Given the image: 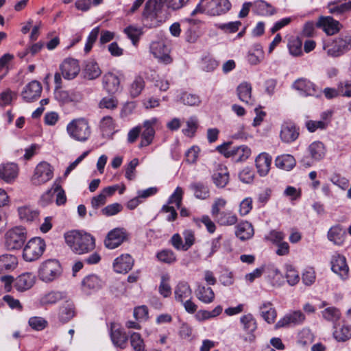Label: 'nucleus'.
Listing matches in <instances>:
<instances>
[{"mask_svg": "<svg viewBox=\"0 0 351 351\" xmlns=\"http://www.w3.org/2000/svg\"><path fill=\"white\" fill-rule=\"evenodd\" d=\"M241 25V21H233L227 23H219L217 27L226 34H232L237 32Z\"/></svg>", "mask_w": 351, "mask_h": 351, "instance_id": "58", "label": "nucleus"}, {"mask_svg": "<svg viewBox=\"0 0 351 351\" xmlns=\"http://www.w3.org/2000/svg\"><path fill=\"white\" fill-rule=\"evenodd\" d=\"M66 293L62 291H51L45 293L40 298V303L43 306L52 305L65 299Z\"/></svg>", "mask_w": 351, "mask_h": 351, "instance_id": "32", "label": "nucleus"}, {"mask_svg": "<svg viewBox=\"0 0 351 351\" xmlns=\"http://www.w3.org/2000/svg\"><path fill=\"white\" fill-rule=\"evenodd\" d=\"M126 237L127 232L123 228H114L108 233L104 240V245L110 250L115 249L124 241Z\"/></svg>", "mask_w": 351, "mask_h": 351, "instance_id": "13", "label": "nucleus"}, {"mask_svg": "<svg viewBox=\"0 0 351 351\" xmlns=\"http://www.w3.org/2000/svg\"><path fill=\"white\" fill-rule=\"evenodd\" d=\"M180 100L184 105L191 106H199L201 103V99L199 95L189 93H183L180 97Z\"/></svg>", "mask_w": 351, "mask_h": 351, "instance_id": "56", "label": "nucleus"}, {"mask_svg": "<svg viewBox=\"0 0 351 351\" xmlns=\"http://www.w3.org/2000/svg\"><path fill=\"white\" fill-rule=\"evenodd\" d=\"M145 82L143 77L137 75L134 77L129 87V93L133 98L137 97L144 89Z\"/></svg>", "mask_w": 351, "mask_h": 351, "instance_id": "46", "label": "nucleus"}, {"mask_svg": "<svg viewBox=\"0 0 351 351\" xmlns=\"http://www.w3.org/2000/svg\"><path fill=\"white\" fill-rule=\"evenodd\" d=\"M20 219H34L38 217L39 213L37 210L29 206H22L18 209Z\"/></svg>", "mask_w": 351, "mask_h": 351, "instance_id": "52", "label": "nucleus"}, {"mask_svg": "<svg viewBox=\"0 0 351 351\" xmlns=\"http://www.w3.org/2000/svg\"><path fill=\"white\" fill-rule=\"evenodd\" d=\"M261 316L268 324L274 323L277 317V311L270 302H264L259 306Z\"/></svg>", "mask_w": 351, "mask_h": 351, "instance_id": "26", "label": "nucleus"}, {"mask_svg": "<svg viewBox=\"0 0 351 351\" xmlns=\"http://www.w3.org/2000/svg\"><path fill=\"white\" fill-rule=\"evenodd\" d=\"M169 280V277L167 275H163L161 277L158 291L164 298H167L171 294V288L168 282Z\"/></svg>", "mask_w": 351, "mask_h": 351, "instance_id": "59", "label": "nucleus"}, {"mask_svg": "<svg viewBox=\"0 0 351 351\" xmlns=\"http://www.w3.org/2000/svg\"><path fill=\"white\" fill-rule=\"evenodd\" d=\"M150 52L158 59L159 62L165 64H170L172 58L169 54V49L162 41H154L150 45Z\"/></svg>", "mask_w": 351, "mask_h": 351, "instance_id": "14", "label": "nucleus"}, {"mask_svg": "<svg viewBox=\"0 0 351 351\" xmlns=\"http://www.w3.org/2000/svg\"><path fill=\"white\" fill-rule=\"evenodd\" d=\"M286 278L288 284L291 286L295 285L300 280L298 272L291 265L286 267Z\"/></svg>", "mask_w": 351, "mask_h": 351, "instance_id": "57", "label": "nucleus"}, {"mask_svg": "<svg viewBox=\"0 0 351 351\" xmlns=\"http://www.w3.org/2000/svg\"><path fill=\"white\" fill-rule=\"evenodd\" d=\"M196 297L205 304H210L214 301L215 293L212 288L199 284L195 290Z\"/></svg>", "mask_w": 351, "mask_h": 351, "instance_id": "31", "label": "nucleus"}, {"mask_svg": "<svg viewBox=\"0 0 351 351\" xmlns=\"http://www.w3.org/2000/svg\"><path fill=\"white\" fill-rule=\"evenodd\" d=\"M251 154V149L247 145L232 147L230 151V158L235 162L246 160Z\"/></svg>", "mask_w": 351, "mask_h": 351, "instance_id": "29", "label": "nucleus"}, {"mask_svg": "<svg viewBox=\"0 0 351 351\" xmlns=\"http://www.w3.org/2000/svg\"><path fill=\"white\" fill-rule=\"evenodd\" d=\"M289 51L293 56H300L302 55V42L298 37H293L289 40L287 45Z\"/></svg>", "mask_w": 351, "mask_h": 351, "instance_id": "49", "label": "nucleus"}, {"mask_svg": "<svg viewBox=\"0 0 351 351\" xmlns=\"http://www.w3.org/2000/svg\"><path fill=\"white\" fill-rule=\"evenodd\" d=\"M190 189L193 191L194 196L199 199H206L210 196L208 186L201 182H195L191 184Z\"/></svg>", "mask_w": 351, "mask_h": 351, "instance_id": "40", "label": "nucleus"}, {"mask_svg": "<svg viewBox=\"0 0 351 351\" xmlns=\"http://www.w3.org/2000/svg\"><path fill=\"white\" fill-rule=\"evenodd\" d=\"M345 235L346 230L340 226L332 227L328 232V239L337 245H341L343 243Z\"/></svg>", "mask_w": 351, "mask_h": 351, "instance_id": "43", "label": "nucleus"}, {"mask_svg": "<svg viewBox=\"0 0 351 351\" xmlns=\"http://www.w3.org/2000/svg\"><path fill=\"white\" fill-rule=\"evenodd\" d=\"M239 176L241 182L249 184L254 180V171L252 168L246 167L239 173Z\"/></svg>", "mask_w": 351, "mask_h": 351, "instance_id": "64", "label": "nucleus"}, {"mask_svg": "<svg viewBox=\"0 0 351 351\" xmlns=\"http://www.w3.org/2000/svg\"><path fill=\"white\" fill-rule=\"evenodd\" d=\"M75 315V306L71 301H66L60 308L59 319L64 323L68 322Z\"/></svg>", "mask_w": 351, "mask_h": 351, "instance_id": "37", "label": "nucleus"}, {"mask_svg": "<svg viewBox=\"0 0 351 351\" xmlns=\"http://www.w3.org/2000/svg\"><path fill=\"white\" fill-rule=\"evenodd\" d=\"M35 283V276L32 273L26 272L19 276L14 281V287L19 291L29 289Z\"/></svg>", "mask_w": 351, "mask_h": 351, "instance_id": "24", "label": "nucleus"}, {"mask_svg": "<svg viewBox=\"0 0 351 351\" xmlns=\"http://www.w3.org/2000/svg\"><path fill=\"white\" fill-rule=\"evenodd\" d=\"M264 267V273L267 274V277L269 280H272V283L274 285L276 283L274 282L276 278L278 280H280L282 278V275L280 271L273 264H268L267 265H263Z\"/></svg>", "mask_w": 351, "mask_h": 351, "instance_id": "53", "label": "nucleus"}, {"mask_svg": "<svg viewBox=\"0 0 351 351\" xmlns=\"http://www.w3.org/2000/svg\"><path fill=\"white\" fill-rule=\"evenodd\" d=\"M236 236L241 241L250 239L254 235V228L248 221H242L237 226Z\"/></svg>", "mask_w": 351, "mask_h": 351, "instance_id": "30", "label": "nucleus"}, {"mask_svg": "<svg viewBox=\"0 0 351 351\" xmlns=\"http://www.w3.org/2000/svg\"><path fill=\"white\" fill-rule=\"evenodd\" d=\"M156 257L162 263L167 264H172L176 261V256L175 253L169 249L162 250L158 252Z\"/></svg>", "mask_w": 351, "mask_h": 351, "instance_id": "51", "label": "nucleus"}, {"mask_svg": "<svg viewBox=\"0 0 351 351\" xmlns=\"http://www.w3.org/2000/svg\"><path fill=\"white\" fill-rule=\"evenodd\" d=\"M294 157L290 154H283L278 156L275 160L276 166L281 169L290 171L295 166Z\"/></svg>", "mask_w": 351, "mask_h": 351, "instance_id": "39", "label": "nucleus"}, {"mask_svg": "<svg viewBox=\"0 0 351 351\" xmlns=\"http://www.w3.org/2000/svg\"><path fill=\"white\" fill-rule=\"evenodd\" d=\"M334 338L339 342H345L351 338V327L346 325L335 326Z\"/></svg>", "mask_w": 351, "mask_h": 351, "instance_id": "45", "label": "nucleus"}, {"mask_svg": "<svg viewBox=\"0 0 351 351\" xmlns=\"http://www.w3.org/2000/svg\"><path fill=\"white\" fill-rule=\"evenodd\" d=\"M239 99L246 104H253L252 99V86L247 82L239 84L237 89Z\"/></svg>", "mask_w": 351, "mask_h": 351, "instance_id": "42", "label": "nucleus"}, {"mask_svg": "<svg viewBox=\"0 0 351 351\" xmlns=\"http://www.w3.org/2000/svg\"><path fill=\"white\" fill-rule=\"evenodd\" d=\"M104 281L95 274H90L86 276L82 281V289L84 292L90 293L102 288Z\"/></svg>", "mask_w": 351, "mask_h": 351, "instance_id": "21", "label": "nucleus"}, {"mask_svg": "<svg viewBox=\"0 0 351 351\" xmlns=\"http://www.w3.org/2000/svg\"><path fill=\"white\" fill-rule=\"evenodd\" d=\"M192 290L186 282H180L174 289L175 300L177 302L183 303L189 298H191Z\"/></svg>", "mask_w": 351, "mask_h": 351, "instance_id": "28", "label": "nucleus"}, {"mask_svg": "<svg viewBox=\"0 0 351 351\" xmlns=\"http://www.w3.org/2000/svg\"><path fill=\"white\" fill-rule=\"evenodd\" d=\"M101 73L97 62L93 60L87 61L84 69V76L88 80H94L100 76Z\"/></svg>", "mask_w": 351, "mask_h": 351, "instance_id": "44", "label": "nucleus"}, {"mask_svg": "<svg viewBox=\"0 0 351 351\" xmlns=\"http://www.w3.org/2000/svg\"><path fill=\"white\" fill-rule=\"evenodd\" d=\"M339 21L331 16H322L317 23V26L322 28L328 35L336 34L339 29Z\"/></svg>", "mask_w": 351, "mask_h": 351, "instance_id": "25", "label": "nucleus"}, {"mask_svg": "<svg viewBox=\"0 0 351 351\" xmlns=\"http://www.w3.org/2000/svg\"><path fill=\"white\" fill-rule=\"evenodd\" d=\"M42 90L41 84L38 81L32 80L24 87L21 92L22 98L26 102H33L40 97Z\"/></svg>", "mask_w": 351, "mask_h": 351, "instance_id": "15", "label": "nucleus"}, {"mask_svg": "<svg viewBox=\"0 0 351 351\" xmlns=\"http://www.w3.org/2000/svg\"><path fill=\"white\" fill-rule=\"evenodd\" d=\"M65 243L75 254L83 255L93 251L96 247V239L83 230H73L64 233Z\"/></svg>", "mask_w": 351, "mask_h": 351, "instance_id": "1", "label": "nucleus"}, {"mask_svg": "<svg viewBox=\"0 0 351 351\" xmlns=\"http://www.w3.org/2000/svg\"><path fill=\"white\" fill-rule=\"evenodd\" d=\"M183 190L178 186L169 197L167 204L163 205L158 215L166 219H176L178 215L176 208H180Z\"/></svg>", "mask_w": 351, "mask_h": 351, "instance_id": "5", "label": "nucleus"}, {"mask_svg": "<svg viewBox=\"0 0 351 351\" xmlns=\"http://www.w3.org/2000/svg\"><path fill=\"white\" fill-rule=\"evenodd\" d=\"M66 132L70 138L79 142H86L91 134L90 127L84 118L74 119L66 125Z\"/></svg>", "mask_w": 351, "mask_h": 351, "instance_id": "2", "label": "nucleus"}, {"mask_svg": "<svg viewBox=\"0 0 351 351\" xmlns=\"http://www.w3.org/2000/svg\"><path fill=\"white\" fill-rule=\"evenodd\" d=\"M19 173V167L16 163L8 162L0 165V178L7 183L14 181Z\"/></svg>", "mask_w": 351, "mask_h": 351, "instance_id": "20", "label": "nucleus"}, {"mask_svg": "<svg viewBox=\"0 0 351 351\" xmlns=\"http://www.w3.org/2000/svg\"><path fill=\"white\" fill-rule=\"evenodd\" d=\"M17 264V258L14 255L5 254L0 256V274L14 270Z\"/></svg>", "mask_w": 351, "mask_h": 351, "instance_id": "34", "label": "nucleus"}, {"mask_svg": "<svg viewBox=\"0 0 351 351\" xmlns=\"http://www.w3.org/2000/svg\"><path fill=\"white\" fill-rule=\"evenodd\" d=\"M307 130L310 132H314L317 130H324L328 125V122L326 121H307L305 123Z\"/></svg>", "mask_w": 351, "mask_h": 351, "instance_id": "63", "label": "nucleus"}, {"mask_svg": "<svg viewBox=\"0 0 351 351\" xmlns=\"http://www.w3.org/2000/svg\"><path fill=\"white\" fill-rule=\"evenodd\" d=\"M99 34V27H96L93 28L88 36L86 43L84 47V51L88 53L92 49L93 44L97 40Z\"/></svg>", "mask_w": 351, "mask_h": 351, "instance_id": "61", "label": "nucleus"}, {"mask_svg": "<svg viewBox=\"0 0 351 351\" xmlns=\"http://www.w3.org/2000/svg\"><path fill=\"white\" fill-rule=\"evenodd\" d=\"M53 176L51 166L47 162H41L35 169L32 182L34 185H40L50 180Z\"/></svg>", "mask_w": 351, "mask_h": 351, "instance_id": "11", "label": "nucleus"}, {"mask_svg": "<svg viewBox=\"0 0 351 351\" xmlns=\"http://www.w3.org/2000/svg\"><path fill=\"white\" fill-rule=\"evenodd\" d=\"M240 322L243 330L249 334H252L257 329L256 320L251 313L241 316Z\"/></svg>", "mask_w": 351, "mask_h": 351, "instance_id": "47", "label": "nucleus"}, {"mask_svg": "<svg viewBox=\"0 0 351 351\" xmlns=\"http://www.w3.org/2000/svg\"><path fill=\"white\" fill-rule=\"evenodd\" d=\"M231 7L229 0H211L206 4V13L210 16H219L228 12Z\"/></svg>", "mask_w": 351, "mask_h": 351, "instance_id": "17", "label": "nucleus"}, {"mask_svg": "<svg viewBox=\"0 0 351 351\" xmlns=\"http://www.w3.org/2000/svg\"><path fill=\"white\" fill-rule=\"evenodd\" d=\"M247 61L252 65L259 64L264 58V51L260 44H255L250 49L247 54Z\"/></svg>", "mask_w": 351, "mask_h": 351, "instance_id": "35", "label": "nucleus"}, {"mask_svg": "<svg viewBox=\"0 0 351 351\" xmlns=\"http://www.w3.org/2000/svg\"><path fill=\"white\" fill-rule=\"evenodd\" d=\"M61 266L56 259H48L43 262L38 269V277L45 282H51L61 274Z\"/></svg>", "mask_w": 351, "mask_h": 351, "instance_id": "7", "label": "nucleus"}, {"mask_svg": "<svg viewBox=\"0 0 351 351\" xmlns=\"http://www.w3.org/2000/svg\"><path fill=\"white\" fill-rule=\"evenodd\" d=\"M280 136L282 141L291 143L298 138L299 133L293 124L289 123L282 126Z\"/></svg>", "mask_w": 351, "mask_h": 351, "instance_id": "33", "label": "nucleus"}, {"mask_svg": "<svg viewBox=\"0 0 351 351\" xmlns=\"http://www.w3.org/2000/svg\"><path fill=\"white\" fill-rule=\"evenodd\" d=\"M212 179L216 186L223 188L229 182V173L226 167H220L214 172Z\"/></svg>", "mask_w": 351, "mask_h": 351, "instance_id": "36", "label": "nucleus"}, {"mask_svg": "<svg viewBox=\"0 0 351 351\" xmlns=\"http://www.w3.org/2000/svg\"><path fill=\"white\" fill-rule=\"evenodd\" d=\"M103 83L108 93H115L119 90L120 81L116 75L108 73L104 76Z\"/></svg>", "mask_w": 351, "mask_h": 351, "instance_id": "38", "label": "nucleus"}, {"mask_svg": "<svg viewBox=\"0 0 351 351\" xmlns=\"http://www.w3.org/2000/svg\"><path fill=\"white\" fill-rule=\"evenodd\" d=\"M329 12L333 14H343L351 11V1L335 0L328 4Z\"/></svg>", "mask_w": 351, "mask_h": 351, "instance_id": "27", "label": "nucleus"}, {"mask_svg": "<svg viewBox=\"0 0 351 351\" xmlns=\"http://www.w3.org/2000/svg\"><path fill=\"white\" fill-rule=\"evenodd\" d=\"M308 153L310 158L304 156L301 160V163L305 167H309L314 162L322 160L326 155V148L322 142L315 141L308 146Z\"/></svg>", "mask_w": 351, "mask_h": 351, "instance_id": "10", "label": "nucleus"}, {"mask_svg": "<svg viewBox=\"0 0 351 351\" xmlns=\"http://www.w3.org/2000/svg\"><path fill=\"white\" fill-rule=\"evenodd\" d=\"M134 265V259L130 254H122L114 259V271L119 274H126L130 271Z\"/></svg>", "mask_w": 351, "mask_h": 351, "instance_id": "19", "label": "nucleus"}, {"mask_svg": "<svg viewBox=\"0 0 351 351\" xmlns=\"http://www.w3.org/2000/svg\"><path fill=\"white\" fill-rule=\"evenodd\" d=\"M166 1L167 0H148L145 3L141 15V21L145 27L152 28L159 25L158 15Z\"/></svg>", "mask_w": 351, "mask_h": 351, "instance_id": "3", "label": "nucleus"}, {"mask_svg": "<svg viewBox=\"0 0 351 351\" xmlns=\"http://www.w3.org/2000/svg\"><path fill=\"white\" fill-rule=\"evenodd\" d=\"M124 33L131 40L134 45H136L143 32L141 28L130 25L124 29Z\"/></svg>", "mask_w": 351, "mask_h": 351, "instance_id": "50", "label": "nucleus"}, {"mask_svg": "<svg viewBox=\"0 0 351 351\" xmlns=\"http://www.w3.org/2000/svg\"><path fill=\"white\" fill-rule=\"evenodd\" d=\"M271 160V156L266 152L261 153L257 156L255 159V165L260 176L263 177L268 174Z\"/></svg>", "mask_w": 351, "mask_h": 351, "instance_id": "22", "label": "nucleus"}, {"mask_svg": "<svg viewBox=\"0 0 351 351\" xmlns=\"http://www.w3.org/2000/svg\"><path fill=\"white\" fill-rule=\"evenodd\" d=\"M256 12L262 16H271L276 12V9L267 2L260 0L255 2Z\"/></svg>", "mask_w": 351, "mask_h": 351, "instance_id": "48", "label": "nucleus"}, {"mask_svg": "<svg viewBox=\"0 0 351 351\" xmlns=\"http://www.w3.org/2000/svg\"><path fill=\"white\" fill-rule=\"evenodd\" d=\"M130 344L134 351H145L143 339L138 332H132L130 335Z\"/></svg>", "mask_w": 351, "mask_h": 351, "instance_id": "55", "label": "nucleus"}, {"mask_svg": "<svg viewBox=\"0 0 351 351\" xmlns=\"http://www.w3.org/2000/svg\"><path fill=\"white\" fill-rule=\"evenodd\" d=\"M217 61L210 56H205L202 59L201 67L204 71H213L217 67Z\"/></svg>", "mask_w": 351, "mask_h": 351, "instance_id": "62", "label": "nucleus"}, {"mask_svg": "<svg viewBox=\"0 0 351 351\" xmlns=\"http://www.w3.org/2000/svg\"><path fill=\"white\" fill-rule=\"evenodd\" d=\"M331 269L333 272L342 278L348 276L349 268L346 258L340 254L334 255L331 261Z\"/></svg>", "mask_w": 351, "mask_h": 351, "instance_id": "23", "label": "nucleus"}, {"mask_svg": "<svg viewBox=\"0 0 351 351\" xmlns=\"http://www.w3.org/2000/svg\"><path fill=\"white\" fill-rule=\"evenodd\" d=\"M186 123V128L182 130V132L186 136L193 137L198 128V120L197 117H190Z\"/></svg>", "mask_w": 351, "mask_h": 351, "instance_id": "54", "label": "nucleus"}, {"mask_svg": "<svg viewBox=\"0 0 351 351\" xmlns=\"http://www.w3.org/2000/svg\"><path fill=\"white\" fill-rule=\"evenodd\" d=\"M160 125L159 119L156 117H152L150 119L145 120L142 125L141 132V142L138 145L139 148L147 147L153 143L155 137V128Z\"/></svg>", "mask_w": 351, "mask_h": 351, "instance_id": "9", "label": "nucleus"}, {"mask_svg": "<svg viewBox=\"0 0 351 351\" xmlns=\"http://www.w3.org/2000/svg\"><path fill=\"white\" fill-rule=\"evenodd\" d=\"M46 248L44 239L40 237L31 239L25 245L23 251V257L27 262L38 260L43 254Z\"/></svg>", "mask_w": 351, "mask_h": 351, "instance_id": "6", "label": "nucleus"}, {"mask_svg": "<svg viewBox=\"0 0 351 351\" xmlns=\"http://www.w3.org/2000/svg\"><path fill=\"white\" fill-rule=\"evenodd\" d=\"M323 49L326 51L328 56L339 57L351 49V35L340 34L331 42L324 43Z\"/></svg>", "mask_w": 351, "mask_h": 351, "instance_id": "4", "label": "nucleus"}, {"mask_svg": "<svg viewBox=\"0 0 351 351\" xmlns=\"http://www.w3.org/2000/svg\"><path fill=\"white\" fill-rule=\"evenodd\" d=\"M324 318L328 321L335 322L340 318L339 311L335 307H328L322 311Z\"/></svg>", "mask_w": 351, "mask_h": 351, "instance_id": "60", "label": "nucleus"}, {"mask_svg": "<svg viewBox=\"0 0 351 351\" xmlns=\"http://www.w3.org/2000/svg\"><path fill=\"white\" fill-rule=\"evenodd\" d=\"M60 69L62 77L68 80L74 79L80 71L77 60L73 58L65 59L60 64Z\"/></svg>", "mask_w": 351, "mask_h": 351, "instance_id": "16", "label": "nucleus"}, {"mask_svg": "<svg viewBox=\"0 0 351 351\" xmlns=\"http://www.w3.org/2000/svg\"><path fill=\"white\" fill-rule=\"evenodd\" d=\"M110 337L112 343L117 347L123 349L126 347L128 342V335L120 328L111 329Z\"/></svg>", "mask_w": 351, "mask_h": 351, "instance_id": "41", "label": "nucleus"}, {"mask_svg": "<svg viewBox=\"0 0 351 351\" xmlns=\"http://www.w3.org/2000/svg\"><path fill=\"white\" fill-rule=\"evenodd\" d=\"M305 320V315L301 311H294L287 313L282 318L279 319L275 325L278 329L286 327L290 324L300 325Z\"/></svg>", "mask_w": 351, "mask_h": 351, "instance_id": "18", "label": "nucleus"}, {"mask_svg": "<svg viewBox=\"0 0 351 351\" xmlns=\"http://www.w3.org/2000/svg\"><path fill=\"white\" fill-rule=\"evenodd\" d=\"M5 239L8 249H20L27 239V230L23 226H15L6 232Z\"/></svg>", "mask_w": 351, "mask_h": 351, "instance_id": "8", "label": "nucleus"}, {"mask_svg": "<svg viewBox=\"0 0 351 351\" xmlns=\"http://www.w3.org/2000/svg\"><path fill=\"white\" fill-rule=\"evenodd\" d=\"M292 87L298 90L300 95L304 97H318L321 93V90L314 83L304 77L296 80L293 82Z\"/></svg>", "mask_w": 351, "mask_h": 351, "instance_id": "12", "label": "nucleus"}]
</instances>
